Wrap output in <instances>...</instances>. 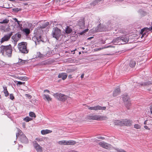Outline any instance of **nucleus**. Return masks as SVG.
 I'll return each mask as SVG.
<instances>
[{"label": "nucleus", "mask_w": 152, "mask_h": 152, "mask_svg": "<svg viewBox=\"0 0 152 152\" xmlns=\"http://www.w3.org/2000/svg\"><path fill=\"white\" fill-rule=\"evenodd\" d=\"M1 52L5 56H11L12 53V48L10 45L7 46L2 45L1 47Z\"/></svg>", "instance_id": "obj_1"}, {"label": "nucleus", "mask_w": 152, "mask_h": 152, "mask_svg": "<svg viewBox=\"0 0 152 152\" xmlns=\"http://www.w3.org/2000/svg\"><path fill=\"white\" fill-rule=\"evenodd\" d=\"M106 117L101 116L99 115L92 114L87 115L86 118L87 120H103L106 119Z\"/></svg>", "instance_id": "obj_2"}, {"label": "nucleus", "mask_w": 152, "mask_h": 152, "mask_svg": "<svg viewBox=\"0 0 152 152\" xmlns=\"http://www.w3.org/2000/svg\"><path fill=\"white\" fill-rule=\"evenodd\" d=\"M18 47L20 52L26 54L28 53V50L27 49L26 42H22L19 43Z\"/></svg>", "instance_id": "obj_3"}, {"label": "nucleus", "mask_w": 152, "mask_h": 152, "mask_svg": "<svg viewBox=\"0 0 152 152\" xmlns=\"http://www.w3.org/2000/svg\"><path fill=\"white\" fill-rule=\"evenodd\" d=\"M51 34L53 37L58 40L61 35V31L57 27L54 28H53Z\"/></svg>", "instance_id": "obj_4"}, {"label": "nucleus", "mask_w": 152, "mask_h": 152, "mask_svg": "<svg viewBox=\"0 0 152 152\" xmlns=\"http://www.w3.org/2000/svg\"><path fill=\"white\" fill-rule=\"evenodd\" d=\"M129 40L128 37L126 36L123 37H119L113 39V43H118L122 41L123 44H125L128 42Z\"/></svg>", "instance_id": "obj_5"}, {"label": "nucleus", "mask_w": 152, "mask_h": 152, "mask_svg": "<svg viewBox=\"0 0 152 152\" xmlns=\"http://www.w3.org/2000/svg\"><path fill=\"white\" fill-rule=\"evenodd\" d=\"M122 97L126 107L129 109L131 105V101L129 96L127 95V94H125L123 95Z\"/></svg>", "instance_id": "obj_6"}, {"label": "nucleus", "mask_w": 152, "mask_h": 152, "mask_svg": "<svg viewBox=\"0 0 152 152\" xmlns=\"http://www.w3.org/2000/svg\"><path fill=\"white\" fill-rule=\"evenodd\" d=\"M53 96L58 100L63 102L65 101L68 98V96L59 93L54 94Z\"/></svg>", "instance_id": "obj_7"}, {"label": "nucleus", "mask_w": 152, "mask_h": 152, "mask_svg": "<svg viewBox=\"0 0 152 152\" xmlns=\"http://www.w3.org/2000/svg\"><path fill=\"white\" fill-rule=\"evenodd\" d=\"M106 27L103 25H101L100 24L95 28L94 31L95 32H101L105 31L107 30Z\"/></svg>", "instance_id": "obj_8"}, {"label": "nucleus", "mask_w": 152, "mask_h": 152, "mask_svg": "<svg viewBox=\"0 0 152 152\" xmlns=\"http://www.w3.org/2000/svg\"><path fill=\"white\" fill-rule=\"evenodd\" d=\"M88 109L89 110H105L106 109V107H101L99 105H96L94 107H88Z\"/></svg>", "instance_id": "obj_9"}, {"label": "nucleus", "mask_w": 152, "mask_h": 152, "mask_svg": "<svg viewBox=\"0 0 152 152\" xmlns=\"http://www.w3.org/2000/svg\"><path fill=\"white\" fill-rule=\"evenodd\" d=\"M99 144L101 147L106 149H109L111 148V145L104 142H100Z\"/></svg>", "instance_id": "obj_10"}, {"label": "nucleus", "mask_w": 152, "mask_h": 152, "mask_svg": "<svg viewBox=\"0 0 152 152\" xmlns=\"http://www.w3.org/2000/svg\"><path fill=\"white\" fill-rule=\"evenodd\" d=\"M21 34L19 33H18L12 37V38L14 40L15 45H16L17 42L18 41L19 39L21 38Z\"/></svg>", "instance_id": "obj_11"}, {"label": "nucleus", "mask_w": 152, "mask_h": 152, "mask_svg": "<svg viewBox=\"0 0 152 152\" xmlns=\"http://www.w3.org/2000/svg\"><path fill=\"white\" fill-rule=\"evenodd\" d=\"M12 35V32H11L10 33L5 35L3 37L0 41L1 43H2L5 41H7L11 37Z\"/></svg>", "instance_id": "obj_12"}, {"label": "nucleus", "mask_w": 152, "mask_h": 152, "mask_svg": "<svg viewBox=\"0 0 152 152\" xmlns=\"http://www.w3.org/2000/svg\"><path fill=\"white\" fill-rule=\"evenodd\" d=\"M34 147L38 152L42 151V147L38 144L36 141H34L32 142Z\"/></svg>", "instance_id": "obj_13"}, {"label": "nucleus", "mask_w": 152, "mask_h": 152, "mask_svg": "<svg viewBox=\"0 0 152 152\" xmlns=\"http://www.w3.org/2000/svg\"><path fill=\"white\" fill-rule=\"evenodd\" d=\"M41 36L40 35H35L32 38V40L35 42L36 45L38 44L39 42L41 41Z\"/></svg>", "instance_id": "obj_14"}, {"label": "nucleus", "mask_w": 152, "mask_h": 152, "mask_svg": "<svg viewBox=\"0 0 152 152\" xmlns=\"http://www.w3.org/2000/svg\"><path fill=\"white\" fill-rule=\"evenodd\" d=\"M77 25L80 28L83 29L85 25L84 18H82L79 20L78 22Z\"/></svg>", "instance_id": "obj_15"}, {"label": "nucleus", "mask_w": 152, "mask_h": 152, "mask_svg": "<svg viewBox=\"0 0 152 152\" xmlns=\"http://www.w3.org/2000/svg\"><path fill=\"white\" fill-rule=\"evenodd\" d=\"M20 140L22 142L25 144L28 143V142L27 138L24 134L20 136Z\"/></svg>", "instance_id": "obj_16"}, {"label": "nucleus", "mask_w": 152, "mask_h": 152, "mask_svg": "<svg viewBox=\"0 0 152 152\" xmlns=\"http://www.w3.org/2000/svg\"><path fill=\"white\" fill-rule=\"evenodd\" d=\"M104 0H95L93 1L91 3H90V6H89L88 7L89 8H91L96 4H99L100 1H104Z\"/></svg>", "instance_id": "obj_17"}, {"label": "nucleus", "mask_w": 152, "mask_h": 152, "mask_svg": "<svg viewBox=\"0 0 152 152\" xmlns=\"http://www.w3.org/2000/svg\"><path fill=\"white\" fill-rule=\"evenodd\" d=\"M123 126H130L132 125V121L127 119L123 120Z\"/></svg>", "instance_id": "obj_18"}, {"label": "nucleus", "mask_w": 152, "mask_h": 152, "mask_svg": "<svg viewBox=\"0 0 152 152\" xmlns=\"http://www.w3.org/2000/svg\"><path fill=\"white\" fill-rule=\"evenodd\" d=\"M120 93V89L119 88L116 89L113 91V95L114 96H117Z\"/></svg>", "instance_id": "obj_19"}, {"label": "nucleus", "mask_w": 152, "mask_h": 152, "mask_svg": "<svg viewBox=\"0 0 152 152\" xmlns=\"http://www.w3.org/2000/svg\"><path fill=\"white\" fill-rule=\"evenodd\" d=\"M58 77L59 78H61L63 80L65 79L67 77V75L65 73L59 74Z\"/></svg>", "instance_id": "obj_20"}, {"label": "nucleus", "mask_w": 152, "mask_h": 152, "mask_svg": "<svg viewBox=\"0 0 152 152\" xmlns=\"http://www.w3.org/2000/svg\"><path fill=\"white\" fill-rule=\"evenodd\" d=\"M52 132V131L48 129H43L41 131V133L42 135H45L51 133Z\"/></svg>", "instance_id": "obj_21"}, {"label": "nucleus", "mask_w": 152, "mask_h": 152, "mask_svg": "<svg viewBox=\"0 0 152 152\" xmlns=\"http://www.w3.org/2000/svg\"><path fill=\"white\" fill-rule=\"evenodd\" d=\"M151 26L149 28L145 27L142 29V31H143L145 32L148 33L150 31H151L152 32V23H151Z\"/></svg>", "instance_id": "obj_22"}, {"label": "nucleus", "mask_w": 152, "mask_h": 152, "mask_svg": "<svg viewBox=\"0 0 152 152\" xmlns=\"http://www.w3.org/2000/svg\"><path fill=\"white\" fill-rule=\"evenodd\" d=\"M43 96L44 99H46L48 102L51 101L52 98L49 95L44 94L43 95Z\"/></svg>", "instance_id": "obj_23"}, {"label": "nucleus", "mask_w": 152, "mask_h": 152, "mask_svg": "<svg viewBox=\"0 0 152 152\" xmlns=\"http://www.w3.org/2000/svg\"><path fill=\"white\" fill-rule=\"evenodd\" d=\"M140 33L142 34V36L141 37V38H142L143 37H146L148 34V33L145 32L143 31H142V29L141 30Z\"/></svg>", "instance_id": "obj_24"}, {"label": "nucleus", "mask_w": 152, "mask_h": 152, "mask_svg": "<svg viewBox=\"0 0 152 152\" xmlns=\"http://www.w3.org/2000/svg\"><path fill=\"white\" fill-rule=\"evenodd\" d=\"M76 143V142L74 140H66V145H73Z\"/></svg>", "instance_id": "obj_25"}, {"label": "nucleus", "mask_w": 152, "mask_h": 152, "mask_svg": "<svg viewBox=\"0 0 152 152\" xmlns=\"http://www.w3.org/2000/svg\"><path fill=\"white\" fill-rule=\"evenodd\" d=\"M123 120L121 121L118 120L114 122L115 125H119L123 126Z\"/></svg>", "instance_id": "obj_26"}, {"label": "nucleus", "mask_w": 152, "mask_h": 152, "mask_svg": "<svg viewBox=\"0 0 152 152\" xmlns=\"http://www.w3.org/2000/svg\"><path fill=\"white\" fill-rule=\"evenodd\" d=\"M22 31L26 35H28L30 33V30L28 28L23 29L22 30Z\"/></svg>", "instance_id": "obj_27"}, {"label": "nucleus", "mask_w": 152, "mask_h": 152, "mask_svg": "<svg viewBox=\"0 0 152 152\" xmlns=\"http://www.w3.org/2000/svg\"><path fill=\"white\" fill-rule=\"evenodd\" d=\"M4 88V92L5 94V96L6 97L8 96L9 95V93L7 91L6 87H3Z\"/></svg>", "instance_id": "obj_28"}, {"label": "nucleus", "mask_w": 152, "mask_h": 152, "mask_svg": "<svg viewBox=\"0 0 152 152\" xmlns=\"http://www.w3.org/2000/svg\"><path fill=\"white\" fill-rule=\"evenodd\" d=\"M136 64V62L135 61L132 60H131L130 61L129 65L130 66L132 67H133L135 66Z\"/></svg>", "instance_id": "obj_29"}, {"label": "nucleus", "mask_w": 152, "mask_h": 152, "mask_svg": "<svg viewBox=\"0 0 152 152\" xmlns=\"http://www.w3.org/2000/svg\"><path fill=\"white\" fill-rule=\"evenodd\" d=\"M72 31V30L71 28L68 26L67 27L66 29V32L67 34H69L71 33Z\"/></svg>", "instance_id": "obj_30"}, {"label": "nucleus", "mask_w": 152, "mask_h": 152, "mask_svg": "<svg viewBox=\"0 0 152 152\" xmlns=\"http://www.w3.org/2000/svg\"><path fill=\"white\" fill-rule=\"evenodd\" d=\"M58 143L60 145H66V140H61L58 142Z\"/></svg>", "instance_id": "obj_31"}, {"label": "nucleus", "mask_w": 152, "mask_h": 152, "mask_svg": "<svg viewBox=\"0 0 152 152\" xmlns=\"http://www.w3.org/2000/svg\"><path fill=\"white\" fill-rule=\"evenodd\" d=\"M26 61L25 60H23L21 59H19L18 63L20 65H23L24 64Z\"/></svg>", "instance_id": "obj_32"}, {"label": "nucleus", "mask_w": 152, "mask_h": 152, "mask_svg": "<svg viewBox=\"0 0 152 152\" xmlns=\"http://www.w3.org/2000/svg\"><path fill=\"white\" fill-rule=\"evenodd\" d=\"M49 24L48 22H46L43 23L42 26H41L40 27L41 28H44L47 26Z\"/></svg>", "instance_id": "obj_33"}, {"label": "nucleus", "mask_w": 152, "mask_h": 152, "mask_svg": "<svg viewBox=\"0 0 152 152\" xmlns=\"http://www.w3.org/2000/svg\"><path fill=\"white\" fill-rule=\"evenodd\" d=\"M139 12L140 15L141 16H144L146 14V13L145 12L141 10L139 11Z\"/></svg>", "instance_id": "obj_34"}, {"label": "nucleus", "mask_w": 152, "mask_h": 152, "mask_svg": "<svg viewBox=\"0 0 152 152\" xmlns=\"http://www.w3.org/2000/svg\"><path fill=\"white\" fill-rule=\"evenodd\" d=\"M18 79L22 80H26L28 79V78L25 76L20 77H19Z\"/></svg>", "instance_id": "obj_35"}, {"label": "nucleus", "mask_w": 152, "mask_h": 152, "mask_svg": "<svg viewBox=\"0 0 152 152\" xmlns=\"http://www.w3.org/2000/svg\"><path fill=\"white\" fill-rule=\"evenodd\" d=\"M9 20L6 18L5 19L3 20L2 21L0 22V23H7L9 22Z\"/></svg>", "instance_id": "obj_36"}, {"label": "nucleus", "mask_w": 152, "mask_h": 152, "mask_svg": "<svg viewBox=\"0 0 152 152\" xmlns=\"http://www.w3.org/2000/svg\"><path fill=\"white\" fill-rule=\"evenodd\" d=\"M32 120V119L31 118L29 117H27L24 119V120L27 122H28L29 121Z\"/></svg>", "instance_id": "obj_37"}, {"label": "nucleus", "mask_w": 152, "mask_h": 152, "mask_svg": "<svg viewBox=\"0 0 152 152\" xmlns=\"http://www.w3.org/2000/svg\"><path fill=\"white\" fill-rule=\"evenodd\" d=\"M29 115L30 116L34 117V118H35L36 117L35 114L33 112H31L29 113Z\"/></svg>", "instance_id": "obj_38"}, {"label": "nucleus", "mask_w": 152, "mask_h": 152, "mask_svg": "<svg viewBox=\"0 0 152 152\" xmlns=\"http://www.w3.org/2000/svg\"><path fill=\"white\" fill-rule=\"evenodd\" d=\"M110 47V46H109L107 47V48L109 47ZM107 48V47H100V48H96V49H95V50H96V51H97L100 50H101L102 49H104L105 48Z\"/></svg>", "instance_id": "obj_39"}, {"label": "nucleus", "mask_w": 152, "mask_h": 152, "mask_svg": "<svg viewBox=\"0 0 152 152\" xmlns=\"http://www.w3.org/2000/svg\"><path fill=\"white\" fill-rule=\"evenodd\" d=\"M134 128L138 129L141 128V126L138 124H135L134 125Z\"/></svg>", "instance_id": "obj_40"}, {"label": "nucleus", "mask_w": 152, "mask_h": 152, "mask_svg": "<svg viewBox=\"0 0 152 152\" xmlns=\"http://www.w3.org/2000/svg\"><path fill=\"white\" fill-rule=\"evenodd\" d=\"M51 54V53L50 51H49L47 52V53H46V54H44V55H43L45 56H46L49 57L50 56V55Z\"/></svg>", "instance_id": "obj_41"}, {"label": "nucleus", "mask_w": 152, "mask_h": 152, "mask_svg": "<svg viewBox=\"0 0 152 152\" xmlns=\"http://www.w3.org/2000/svg\"><path fill=\"white\" fill-rule=\"evenodd\" d=\"M88 29H85V30H84V31H83L81 32L80 33V34L81 35H82L84 33L87 32L88 31Z\"/></svg>", "instance_id": "obj_42"}, {"label": "nucleus", "mask_w": 152, "mask_h": 152, "mask_svg": "<svg viewBox=\"0 0 152 152\" xmlns=\"http://www.w3.org/2000/svg\"><path fill=\"white\" fill-rule=\"evenodd\" d=\"M10 98L11 100H13L14 99V97L13 94H10Z\"/></svg>", "instance_id": "obj_43"}, {"label": "nucleus", "mask_w": 152, "mask_h": 152, "mask_svg": "<svg viewBox=\"0 0 152 152\" xmlns=\"http://www.w3.org/2000/svg\"><path fill=\"white\" fill-rule=\"evenodd\" d=\"M18 133H16V136L17 138L18 136H19V134H20L21 133V131L20 130H18Z\"/></svg>", "instance_id": "obj_44"}, {"label": "nucleus", "mask_w": 152, "mask_h": 152, "mask_svg": "<svg viewBox=\"0 0 152 152\" xmlns=\"http://www.w3.org/2000/svg\"><path fill=\"white\" fill-rule=\"evenodd\" d=\"M24 83H23V82H22L20 81H18V83H17V85H21L22 84H23Z\"/></svg>", "instance_id": "obj_45"}, {"label": "nucleus", "mask_w": 152, "mask_h": 152, "mask_svg": "<svg viewBox=\"0 0 152 152\" xmlns=\"http://www.w3.org/2000/svg\"><path fill=\"white\" fill-rule=\"evenodd\" d=\"M25 96H26V97H28L29 99H31V96L30 95V94H26Z\"/></svg>", "instance_id": "obj_46"}, {"label": "nucleus", "mask_w": 152, "mask_h": 152, "mask_svg": "<svg viewBox=\"0 0 152 152\" xmlns=\"http://www.w3.org/2000/svg\"><path fill=\"white\" fill-rule=\"evenodd\" d=\"M35 140L38 142L42 141V139L39 138H36Z\"/></svg>", "instance_id": "obj_47"}, {"label": "nucleus", "mask_w": 152, "mask_h": 152, "mask_svg": "<svg viewBox=\"0 0 152 152\" xmlns=\"http://www.w3.org/2000/svg\"><path fill=\"white\" fill-rule=\"evenodd\" d=\"M37 55L40 57H42V55L41 54V53L40 52H39L37 53Z\"/></svg>", "instance_id": "obj_48"}, {"label": "nucleus", "mask_w": 152, "mask_h": 152, "mask_svg": "<svg viewBox=\"0 0 152 152\" xmlns=\"http://www.w3.org/2000/svg\"><path fill=\"white\" fill-rule=\"evenodd\" d=\"M44 92H47L48 93H50V91L49 90H48V89H46V90H44Z\"/></svg>", "instance_id": "obj_49"}, {"label": "nucleus", "mask_w": 152, "mask_h": 152, "mask_svg": "<svg viewBox=\"0 0 152 152\" xmlns=\"http://www.w3.org/2000/svg\"><path fill=\"white\" fill-rule=\"evenodd\" d=\"M144 127L145 129L150 130V129L147 126H145Z\"/></svg>", "instance_id": "obj_50"}, {"label": "nucleus", "mask_w": 152, "mask_h": 152, "mask_svg": "<svg viewBox=\"0 0 152 152\" xmlns=\"http://www.w3.org/2000/svg\"><path fill=\"white\" fill-rule=\"evenodd\" d=\"M97 138L99 139H102V140H103V139H104V137H97Z\"/></svg>", "instance_id": "obj_51"}, {"label": "nucleus", "mask_w": 152, "mask_h": 152, "mask_svg": "<svg viewBox=\"0 0 152 152\" xmlns=\"http://www.w3.org/2000/svg\"><path fill=\"white\" fill-rule=\"evenodd\" d=\"M13 20L15 21V22H17L18 20V19L16 18H14L13 19Z\"/></svg>", "instance_id": "obj_52"}, {"label": "nucleus", "mask_w": 152, "mask_h": 152, "mask_svg": "<svg viewBox=\"0 0 152 152\" xmlns=\"http://www.w3.org/2000/svg\"><path fill=\"white\" fill-rule=\"evenodd\" d=\"M84 74H82L81 75L80 77L81 78H83L84 77Z\"/></svg>", "instance_id": "obj_53"}, {"label": "nucleus", "mask_w": 152, "mask_h": 152, "mask_svg": "<svg viewBox=\"0 0 152 152\" xmlns=\"http://www.w3.org/2000/svg\"><path fill=\"white\" fill-rule=\"evenodd\" d=\"M94 38V37H90L88 38L87 39H88V40H90L91 39H92V38Z\"/></svg>", "instance_id": "obj_54"}, {"label": "nucleus", "mask_w": 152, "mask_h": 152, "mask_svg": "<svg viewBox=\"0 0 152 152\" xmlns=\"http://www.w3.org/2000/svg\"><path fill=\"white\" fill-rule=\"evenodd\" d=\"M68 78H72V76L71 75H69V76H68Z\"/></svg>", "instance_id": "obj_55"}, {"label": "nucleus", "mask_w": 152, "mask_h": 152, "mask_svg": "<svg viewBox=\"0 0 152 152\" xmlns=\"http://www.w3.org/2000/svg\"><path fill=\"white\" fill-rule=\"evenodd\" d=\"M20 21H18L17 22V24L19 26H20Z\"/></svg>", "instance_id": "obj_56"}, {"label": "nucleus", "mask_w": 152, "mask_h": 152, "mask_svg": "<svg viewBox=\"0 0 152 152\" xmlns=\"http://www.w3.org/2000/svg\"><path fill=\"white\" fill-rule=\"evenodd\" d=\"M116 1H124V0H116Z\"/></svg>", "instance_id": "obj_57"}, {"label": "nucleus", "mask_w": 152, "mask_h": 152, "mask_svg": "<svg viewBox=\"0 0 152 152\" xmlns=\"http://www.w3.org/2000/svg\"><path fill=\"white\" fill-rule=\"evenodd\" d=\"M147 121L146 120V121H145V122H144V124H147L146 122H147Z\"/></svg>", "instance_id": "obj_58"}, {"label": "nucleus", "mask_w": 152, "mask_h": 152, "mask_svg": "<svg viewBox=\"0 0 152 152\" xmlns=\"http://www.w3.org/2000/svg\"><path fill=\"white\" fill-rule=\"evenodd\" d=\"M150 123L152 125V120H151L150 121Z\"/></svg>", "instance_id": "obj_59"}, {"label": "nucleus", "mask_w": 152, "mask_h": 152, "mask_svg": "<svg viewBox=\"0 0 152 152\" xmlns=\"http://www.w3.org/2000/svg\"><path fill=\"white\" fill-rule=\"evenodd\" d=\"M19 146L20 147H21V148H22L23 147L22 145H19Z\"/></svg>", "instance_id": "obj_60"}, {"label": "nucleus", "mask_w": 152, "mask_h": 152, "mask_svg": "<svg viewBox=\"0 0 152 152\" xmlns=\"http://www.w3.org/2000/svg\"><path fill=\"white\" fill-rule=\"evenodd\" d=\"M82 49L83 50H84L85 49V48H84V47H82Z\"/></svg>", "instance_id": "obj_61"}, {"label": "nucleus", "mask_w": 152, "mask_h": 152, "mask_svg": "<svg viewBox=\"0 0 152 152\" xmlns=\"http://www.w3.org/2000/svg\"><path fill=\"white\" fill-rule=\"evenodd\" d=\"M23 127H24V128H25V125H23Z\"/></svg>", "instance_id": "obj_62"}, {"label": "nucleus", "mask_w": 152, "mask_h": 152, "mask_svg": "<svg viewBox=\"0 0 152 152\" xmlns=\"http://www.w3.org/2000/svg\"><path fill=\"white\" fill-rule=\"evenodd\" d=\"M1 95H0V98H1Z\"/></svg>", "instance_id": "obj_63"}]
</instances>
